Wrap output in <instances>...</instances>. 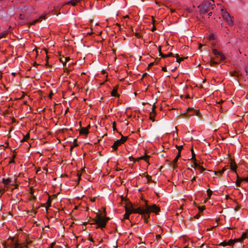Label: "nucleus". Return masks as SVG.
Listing matches in <instances>:
<instances>
[{
	"label": "nucleus",
	"mask_w": 248,
	"mask_h": 248,
	"mask_svg": "<svg viewBox=\"0 0 248 248\" xmlns=\"http://www.w3.org/2000/svg\"><path fill=\"white\" fill-rule=\"evenodd\" d=\"M96 218L92 219L93 221V223H91L92 224H95L98 225V228L103 229L105 228L107 222L109 220V217H102L100 215L97 214L96 217Z\"/></svg>",
	"instance_id": "1"
},
{
	"label": "nucleus",
	"mask_w": 248,
	"mask_h": 248,
	"mask_svg": "<svg viewBox=\"0 0 248 248\" xmlns=\"http://www.w3.org/2000/svg\"><path fill=\"white\" fill-rule=\"evenodd\" d=\"M210 6L212 7V9H213L215 5H211V2L208 0H204L201 4L198 6V8L199 9L200 14L201 15H203L208 12L210 10Z\"/></svg>",
	"instance_id": "2"
},
{
	"label": "nucleus",
	"mask_w": 248,
	"mask_h": 248,
	"mask_svg": "<svg viewBox=\"0 0 248 248\" xmlns=\"http://www.w3.org/2000/svg\"><path fill=\"white\" fill-rule=\"evenodd\" d=\"M145 208V215H146V217L149 216L150 217V214L151 212H153L157 214L160 211V208L157 206L156 204H153L152 205H149L147 203V202L146 201V203L144 205Z\"/></svg>",
	"instance_id": "3"
},
{
	"label": "nucleus",
	"mask_w": 248,
	"mask_h": 248,
	"mask_svg": "<svg viewBox=\"0 0 248 248\" xmlns=\"http://www.w3.org/2000/svg\"><path fill=\"white\" fill-rule=\"evenodd\" d=\"M130 203L131 204L130 206L129 207V211H130V213H131V214L132 213L140 214L142 215V216L144 217L145 221H147V219L149 218V216L146 217L144 206L142 207H140L138 208H133L131 203Z\"/></svg>",
	"instance_id": "4"
},
{
	"label": "nucleus",
	"mask_w": 248,
	"mask_h": 248,
	"mask_svg": "<svg viewBox=\"0 0 248 248\" xmlns=\"http://www.w3.org/2000/svg\"><path fill=\"white\" fill-rule=\"evenodd\" d=\"M222 16L223 19L228 23L229 26H232L233 25V22L232 20L233 16H231L230 14L226 9H221Z\"/></svg>",
	"instance_id": "5"
},
{
	"label": "nucleus",
	"mask_w": 248,
	"mask_h": 248,
	"mask_svg": "<svg viewBox=\"0 0 248 248\" xmlns=\"http://www.w3.org/2000/svg\"><path fill=\"white\" fill-rule=\"evenodd\" d=\"M127 137L122 136V138L120 139L114 141L111 147L113 150H117L118 147L124 143L127 140Z\"/></svg>",
	"instance_id": "6"
},
{
	"label": "nucleus",
	"mask_w": 248,
	"mask_h": 248,
	"mask_svg": "<svg viewBox=\"0 0 248 248\" xmlns=\"http://www.w3.org/2000/svg\"><path fill=\"white\" fill-rule=\"evenodd\" d=\"M9 241H10L9 244L3 245L4 248H20L19 244L16 242L14 239H11Z\"/></svg>",
	"instance_id": "7"
},
{
	"label": "nucleus",
	"mask_w": 248,
	"mask_h": 248,
	"mask_svg": "<svg viewBox=\"0 0 248 248\" xmlns=\"http://www.w3.org/2000/svg\"><path fill=\"white\" fill-rule=\"evenodd\" d=\"M213 52L217 58L219 59L220 61H224L226 59L225 56L220 51H218L217 49H213Z\"/></svg>",
	"instance_id": "8"
},
{
	"label": "nucleus",
	"mask_w": 248,
	"mask_h": 248,
	"mask_svg": "<svg viewBox=\"0 0 248 248\" xmlns=\"http://www.w3.org/2000/svg\"><path fill=\"white\" fill-rule=\"evenodd\" d=\"M187 112H191L192 115L200 116V111L199 110L195 109L193 108H188L186 110Z\"/></svg>",
	"instance_id": "9"
},
{
	"label": "nucleus",
	"mask_w": 248,
	"mask_h": 248,
	"mask_svg": "<svg viewBox=\"0 0 248 248\" xmlns=\"http://www.w3.org/2000/svg\"><path fill=\"white\" fill-rule=\"evenodd\" d=\"M159 56H160L163 58H166L169 57H173L174 56L173 54L171 52H170V53H168V54H164L163 53H162L161 52L160 48L159 49Z\"/></svg>",
	"instance_id": "10"
},
{
	"label": "nucleus",
	"mask_w": 248,
	"mask_h": 248,
	"mask_svg": "<svg viewBox=\"0 0 248 248\" xmlns=\"http://www.w3.org/2000/svg\"><path fill=\"white\" fill-rule=\"evenodd\" d=\"M125 213L124 215V218L126 219H129V215L131 214L129 211V207L127 206L125 207Z\"/></svg>",
	"instance_id": "11"
},
{
	"label": "nucleus",
	"mask_w": 248,
	"mask_h": 248,
	"mask_svg": "<svg viewBox=\"0 0 248 248\" xmlns=\"http://www.w3.org/2000/svg\"><path fill=\"white\" fill-rule=\"evenodd\" d=\"M89 133L88 128L82 127L80 130L79 133L80 135H87Z\"/></svg>",
	"instance_id": "12"
},
{
	"label": "nucleus",
	"mask_w": 248,
	"mask_h": 248,
	"mask_svg": "<svg viewBox=\"0 0 248 248\" xmlns=\"http://www.w3.org/2000/svg\"><path fill=\"white\" fill-rule=\"evenodd\" d=\"M79 0H70L66 2V4L71 5L75 6L78 2H79Z\"/></svg>",
	"instance_id": "13"
},
{
	"label": "nucleus",
	"mask_w": 248,
	"mask_h": 248,
	"mask_svg": "<svg viewBox=\"0 0 248 248\" xmlns=\"http://www.w3.org/2000/svg\"><path fill=\"white\" fill-rule=\"evenodd\" d=\"M236 169H237V165L235 164V163L234 161H232L231 163V169L235 172L236 174L237 175V173L236 172Z\"/></svg>",
	"instance_id": "14"
},
{
	"label": "nucleus",
	"mask_w": 248,
	"mask_h": 248,
	"mask_svg": "<svg viewBox=\"0 0 248 248\" xmlns=\"http://www.w3.org/2000/svg\"><path fill=\"white\" fill-rule=\"evenodd\" d=\"M239 239H234V240H232V239H230L228 242H227V244H228V246H232V245H233L234 244V243L235 242H239Z\"/></svg>",
	"instance_id": "15"
},
{
	"label": "nucleus",
	"mask_w": 248,
	"mask_h": 248,
	"mask_svg": "<svg viewBox=\"0 0 248 248\" xmlns=\"http://www.w3.org/2000/svg\"><path fill=\"white\" fill-rule=\"evenodd\" d=\"M237 180L235 184L237 186H241V182L242 181V178H240L238 174L236 175Z\"/></svg>",
	"instance_id": "16"
},
{
	"label": "nucleus",
	"mask_w": 248,
	"mask_h": 248,
	"mask_svg": "<svg viewBox=\"0 0 248 248\" xmlns=\"http://www.w3.org/2000/svg\"><path fill=\"white\" fill-rule=\"evenodd\" d=\"M12 182V180L10 178H8L7 179L3 178L2 179V183L4 185H9Z\"/></svg>",
	"instance_id": "17"
},
{
	"label": "nucleus",
	"mask_w": 248,
	"mask_h": 248,
	"mask_svg": "<svg viewBox=\"0 0 248 248\" xmlns=\"http://www.w3.org/2000/svg\"><path fill=\"white\" fill-rule=\"evenodd\" d=\"M46 204L47 205L46 207V211L47 212L48 207L51 206V200L50 198H48V199L47 200V201L46 202Z\"/></svg>",
	"instance_id": "18"
},
{
	"label": "nucleus",
	"mask_w": 248,
	"mask_h": 248,
	"mask_svg": "<svg viewBox=\"0 0 248 248\" xmlns=\"http://www.w3.org/2000/svg\"><path fill=\"white\" fill-rule=\"evenodd\" d=\"M225 168H223L221 170H219V171H214V173L216 174V175H221L224 172V171H225Z\"/></svg>",
	"instance_id": "19"
},
{
	"label": "nucleus",
	"mask_w": 248,
	"mask_h": 248,
	"mask_svg": "<svg viewBox=\"0 0 248 248\" xmlns=\"http://www.w3.org/2000/svg\"><path fill=\"white\" fill-rule=\"evenodd\" d=\"M117 89L116 88H114L112 91L111 93V95L112 96H117Z\"/></svg>",
	"instance_id": "20"
},
{
	"label": "nucleus",
	"mask_w": 248,
	"mask_h": 248,
	"mask_svg": "<svg viewBox=\"0 0 248 248\" xmlns=\"http://www.w3.org/2000/svg\"><path fill=\"white\" fill-rule=\"evenodd\" d=\"M208 38L210 40H214L216 39V36L213 33H211L208 36Z\"/></svg>",
	"instance_id": "21"
},
{
	"label": "nucleus",
	"mask_w": 248,
	"mask_h": 248,
	"mask_svg": "<svg viewBox=\"0 0 248 248\" xmlns=\"http://www.w3.org/2000/svg\"><path fill=\"white\" fill-rule=\"evenodd\" d=\"M30 138V134H27L24 137V138L21 140V142H24Z\"/></svg>",
	"instance_id": "22"
},
{
	"label": "nucleus",
	"mask_w": 248,
	"mask_h": 248,
	"mask_svg": "<svg viewBox=\"0 0 248 248\" xmlns=\"http://www.w3.org/2000/svg\"><path fill=\"white\" fill-rule=\"evenodd\" d=\"M212 193H213V191L211 190H210V189H208L207 190V194L208 198L209 199L211 198V196L212 194Z\"/></svg>",
	"instance_id": "23"
},
{
	"label": "nucleus",
	"mask_w": 248,
	"mask_h": 248,
	"mask_svg": "<svg viewBox=\"0 0 248 248\" xmlns=\"http://www.w3.org/2000/svg\"><path fill=\"white\" fill-rule=\"evenodd\" d=\"M149 157V156L145 155L140 156V159L144 160L147 161V159H148Z\"/></svg>",
	"instance_id": "24"
},
{
	"label": "nucleus",
	"mask_w": 248,
	"mask_h": 248,
	"mask_svg": "<svg viewBox=\"0 0 248 248\" xmlns=\"http://www.w3.org/2000/svg\"><path fill=\"white\" fill-rule=\"evenodd\" d=\"M179 158V156H176L175 158H174V159L172 161V163L174 165V166H173L174 167H175V166Z\"/></svg>",
	"instance_id": "25"
},
{
	"label": "nucleus",
	"mask_w": 248,
	"mask_h": 248,
	"mask_svg": "<svg viewBox=\"0 0 248 248\" xmlns=\"http://www.w3.org/2000/svg\"><path fill=\"white\" fill-rule=\"evenodd\" d=\"M193 164L194 165V167H193V168L195 170L196 169V168H197L198 169L200 166V165L196 162V160H194Z\"/></svg>",
	"instance_id": "26"
},
{
	"label": "nucleus",
	"mask_w": 248,
	"mask_h": 248,
	"mask_svg": "<svg viewBox=\"0 0 248 248\" xmlns=\"http://www.w3.org/2000/svg\"><path fill=\"white\" fill-rule=\"evenodd\" d=\"M9 32V30H5L2 32H1V35H3V36L4 37L6 36V35Z\"/></svg>",
	"instance_id": "27"
},
{
	"label": "nucleus",
	"mask_w": 248,
	"mask_h": 248,
	"mask_svg": "<svg viewBox=\"0 0 248 248\" xmlns=\"http://www.w3.org/2000/svg\"><path fill=\"white\" fill-rule=\"evenodd\" d=\"M155 113H150V119L152 120L153 122L155 121V119H154V117H155Z\"/></svg>",
	"instance_id": "28"
},
{
	"label": "nucleus",
	"mask_w": 248,
	"mask_h": 248,
	"mask_svg": "<svg viewBox=\"0 0 248 248\" xmlns=\"http://www.w3.org/2000/svg\"><path fill=\"white\" fill-rule=\"evenodd\" d=\"M191 151L192 155V157L191 159H193L194 160H196V157H195V153L194 152L193 149H192L191 150Z\"/></svg>",
	"instance_id": "29"
},
{
	"label": "nucleus",
	"mask_w": 248,
	"mask_h": 248,
	"mask_svg": "<svg viewBox=\"0 0 248 248\" xmlns=\"http://www.w3.org/2000/svg\"><path fill=\"white\" fill-rule=\"evenodd\" d=\"M219 246H223V247H226V246H228V244L227 243V242L223 241V242H221L219 244Z\"/></svg>",
	"instance_id": "30"
},
{
	"label": "nucleus",
	"mask_w": 248,
	"mask_h": 248,
	"mask_svg": "<svg viewBox=\"0 0 248 248\" xmlns=\"http://www.w3.org/2000/svg\"><path fill=\"white\" fill-rule=\"evenodd\" d=\"M19 18L21 20H23L25 18V15L23 14H20L19 16Z\"/></svg>",
	"instance_id": "31"
},
{
	"label": "nucleus",
	"mask_w": 248,
	"mask_h": 248,
	"mask_svg": "<svg viewBox=\"0 0 248 248\" xmlns=\"http://www.w3.org/2000/svg\"><path fill=\"white\" fill-rule=\"evenodd\" d=\"M210 62L211 65L217 64L218 63V62L214 61L212 58H210Z\"/></svg>",
	"instance_id": "32"
},
{
	"label": "nucleus",
	"mask_w": 248,
	"mask_h": 248,
	"mask_svg": "<svg viewBox=\"0 0 248 248\" xmlns=\"http://www.w3.org/2000/svg\"><path fill=\"white\" fill-rule=\"evenodd\" d=\"M45 19V16L41 15L38 18L36 19V20H38V22H41L42 20V19Z\"/></svg>",
	"instance_id": "33"
},
{
	"label": "nucleus",
	"mask_w": 248,
	"mask_h": 248,
	"mask_svg": "<svg viewBox=\"0 0 248 248\" xmlns=\"http://www.w3.org/2000/svg\"><path fill=\"white\" fill-rule=\"evenodd\" d=\"M37 22H38V20H36L35 19V20H33L32 22H30L29 23V25H35Z\"/></svg>",
	"instance_id": "34"
},
{
	"label": "nucleus",
	"mask_w": 248,
	"mask_h": 248,
	"mask_svg": "<svg viewBox=\"0 0 248 248\" xmlns=\"http://www.w3.org/2000/svg\"><path fill=\"white\" fill-rule=\"evenodd\" d=\"M176 148L177 149V150H178V151H179L180 152H181V150H182V148H183V145H179V146L176 145Z\"/></svg>",
	"instance_id": "35"
},
{
	"label": "nucleus",
	"mask_w": 248,
	"mask_h": 248,
	"mask_svg": "<svg viewBox=\"0 0 248 248\" xmlns=\"http://www.w3.org/2000/svg\"><path fill=\"white\" fill-rule=\"evenodd\" d=\"M198 169L200 170L201 172H202L203 171L205 170V169L201 166L199 167Z\"/></svg>",
	"instance_id": "36"
},
{
	"label": "nucleus",
	"mask_w": 248,
	"mask_h": 248,
	"mask_svg": "<svg viewBox=\"0 0 248 248\" xmlns=\"http://www.w3.org/2000/svg\"><path fill=\"white\" fill-rule=\"evenodd\" d=\"M246 237V234H245V233H243L242 234V238L239 239V242L241 241L242 240L244 239Z\"/></svg>",
	"instance_id": "37"
},
{
	"label": "nucleus",
	"mask_w": 248,
	"mask_h": 248,
	"mask_svg": "<svg viewBox=\"0 0 248 248\" xmlns=\"http://www.w3.org/2000/svg\"><path fill=\"white\" fill-rule=\"evenodd\" d=\"M135 36L137 38H140L141 37V35L139 32H136L135 33Z\"/></svg>",
	"instance_id": "38"
},
{
	"label": "nucleus",
	"mask_w": 248,
	"mask_h": 248,
	"mask_svg": "<svg viewBox=\"0 0 248 248\" xmlns=\"http://www.w3.org/2000/svg\"><path fill=\"white\" fill-rule=\"evenodd\" d=\"M155 105H154L153 107H152V113H155Z\"/></svg>",
	"instance_id": "39"
},
{
	"label": "nucleus",
	"mask_w": 248,
	"mask_h": 248,
	"mask_svg": "<svg viewBox=\"0 0 248 248\" xmlns=\"http://www.w3.org/2000/svg\"><path fill=\"white\" fill-rule=\"evenodd\" d=\"M16 155H14L13 158L10 160V163H15V158Z\"/></svg>",
	"instance_id": "40"
},
{
	"label": "nucleus",
	"mask_w": 248,
	"mask_h": 248,
	"mask_svg": "<svg viewBox=\"0 0 248 248\" xmlns=\"http://www.w3.org/2000/svg\"><path fill=\"white\" fill-rule=\"evenodd\" d=\"M183 60V58H181L179 57L178 59H177L176 60V61H177V62H178L179 63Z\"/></svg>",
	"instance_id": "41"
},
{
	"label": "nucleus",
	"mask_w": 248,
	"mask_h": 248,
	"mask_svg": "<svg viewBox=\"0 0 248 248\" xmlns=\"http://www.w3.org/2000/svg\"><path fill=\"white\" fill-rule=\"evenodd\" d=\"M200 217V213H199L197 215H196L194 217L195 218L198 219Z\"/></svg>",
	"instance_id": "42"
},
{
	"label": "nucleus",
	"mask_w": 248,
	"mask_h": 248,
	"mask_svg": "<svg viewBox=\"0 0 248 248\" xmlns=\"http://www.w3.org/2000/svg\"><path fill=\"white\" fill-rule=\"evenodd\" d=\"M242 181H246V182H248V177H246V178H242Z\"/></svg>",
	"instance_id": "43"
},
{
	"label": "nucleus",
	"mask_w": 248,
	"mask_h": 248,
	"mask_svg": "<svg viewBox=\"0 0 248 248\" xmlns=\"http://www.w3.org/2000/svg\"><path fill=\"white\" fill-rule=\"evenodd\" d=\"M199 209L201 212H202L204 209V208L203 207H199Z\"/></svg>",
	"instance_id": "44"
},
{
	"label": "nucleus",
	"mask_w": 248,
	"mask_h": 248,
	"mask_svg": "<svg viewBox=\"0 0 248 248\" xmlns=\"http://www.w3.org/2000/svg\"><path fill=\"white\" fill-rule=\"evenodd\" d=\"M113 129L114 130L116 129L115 122H113Z\"/></svg>",
	"instance_id": "45"
},
{
	"label": "nucleus",
	"mask_w": 248,
	"mask_h": 248,
	"mask_svg": "<svg viewBox=\"0 0 248 248\" xmlns=\"http://www.w3.org/2000/svg\"><path fill=\"white\" fill-rule=\"evenodd\" d=\"M245 70L247 74H248V66H246Z\"/></svg>",
	"instance_id": "46"
},
{
	"label": "nucleus",
	"mask_w": 248,
	"mask_h": 248,
	"mask_svg": "<svg viewBox=\"0 0 248 248\" xmlns=\"http://www.w3.org/2000/svg\"><path fill=\"white\" fill-rule=\"evenodd\" d=\"M70 60V59L69 57H66V58H65V62H68Z\"/></svg>",
	"instance_id": "47"
},
{
	"label": "nucleus",
	"mask_w": 248,
	"mask_h": 248,
	"mask_svg": "<svg viewBox=\"0 0 248 248\" xmlns=\"http://www.w3.org/2000/svg\"><path fill=\"white\" fill-rule=\"evenodd\" d=\"M53 94V93H52V91H51L50 92V93L49 95V97L51 98Z\"/></svg>",
	"instance_id": "48"
},
{
	"label": "nucleus",
	"mask_w": 248,
	"mask_h": 248,
	"mask_svg": "<svg viewBox=\"0 0 248 248\" xmlns=\"http://www.w3.org/2000/svg\"><path fill=\"white\" fill-rule=\"evenodd\" d=\"M162 71H163L164 72H166L167 71V68L166 67H162Z\"/></svg>",
	"instance_id": "49"
},
{
	"label": "nucleus",
	"mask_w": 248,
	"mask_h": 248,
	"mask_svg": "<svg viewBox=\"0 0 248 248\" xmlns=\"http://www.w3.org/2000/svg\"><path fill=\"white\" fill-rule=\"evenodd\" d=\"M147 177L148 178V181H150L151 180V176H150L149 175H147Z\"/></svg>",
	"instance_id": "50"
},
{
	"label": "nucleus",
	"mask_w": 248,
	"mask_h": 248,
	"mask_svg": "<svg viewBox=\"0 0 248 248\" xmlns=\"http://www.w3.org/2000/svg\"><path fill=\"white\" fill-rule=\"evenodd\" d=\"M153 65H154V63H153V62L150 63L149 64L148 67H152Z\"/></svg>",
	"instance_id": "51"
},
{
	"label": "nucleus",
	"mask_w": 248,
	"mask_h": 248,
	"mask_svg": "<svg viewBox=\"0 0 248 248\" xmlns=\"http://www.w3.org/2000/svg\"><path fill=\"white\" fill-rule=\"evenodd\" d=\"M179 156V157L181 156V152H180L179 151L178 152V154H177V155H176V156Z\"/></svg>",
	"instance_id": "52"
},
{
	"label": "nucleus",
	"mask_w": 248,
	"mask_h": 248,
	"mask_svg": "<svg viewBox=\"0 0 248 248\" xmlns=\"http://www.w3.org/2000/svg\"><path fill=\"white\" fill-rule=\"evenodd\" d=\"M195 180H196V177L194 176V177H193V178L191 179V181L192 182H193V181H195Z\"/></svg>",
	"instance_id": "53"
},
{
	"label": "nucleus",
	"mask_w": 248,
	"mask_h": 248,
	"mask_svg": "<svg viewBox=\"0 0 248 248\" xmlns=\"http://www.w3.org/2000/svg\"><path fill=\"white\" fill-rule=\"evenodd\" d=\"M175 57L176 58V60L177 59H178L179 58V55L178 54H176V56H175Z\"/></svg>",
	"instance_id": "54"
},
{
	"label": "nucleus",
	"mask_w": 248,
	"mask_h": 248,
	"mask_svg": "<svg viewBox=\"0 0 248 248\" xmlns=\"http://www.w3.org/2000/svg\"><path fill=\"white\" fill-rule=\"evenodd\" d=\"M212 12H210V13H208V16H212Z\"/></svg>",
	"instance_id": "55"
},
{
	"label": "nucleus",
	"mask_w": 248,
	"mask_h": 248,
	"mask_svg": "<svg viewBox=\"0 0 248 248\" xmlns=\"http://www.w3.org/2000/svg\"><path fill=\"white\" fill-rule=\"evenodd\" d=\"M4 37L2 35H1V33H0V39H1L2 38H3Z\"/></svg>",
	"instance_id": "56"
},
{
	"label": "nucleus",
	"mask_w": 248,
	"mask_h": 248,
	"mask_svg": "<svg viewBox=\"0 0 248 248\" xmlns=\"http://www.w3.org/2000/svg\"><path fill=\"white\" fill-rule=\"evenodd\" d=\"M147 75V74L146 73H144V74H143L142 77H145V76H146Z\"/></svg>",
	"instance_id": "57"
},
{
	"label": "nucleus",
	"mask_w": 248,
	"mask_h": 248,
	"mask_svg": "<svg viewBox=\"0 0 248 248\" xmlns=\"http://www.w3.org/2000/svg\"><path fill=\"white\" fill-rule=\"evenodd\" d=\"M92 202H94L95 201V199L93 198V200H91Z\"/></svg>",
	"instance_id": "58"
},
{
	"label": "nucleus",
	"mask_w": 248,
	"mask_h": 248,
	"mask_svg": "<svg viewBox=\"0 0 248 248\" xmlns=\"http://www.w3.org/2000/svg\"><path fill=\"white\" fill-rule=\"evenodd\" d=\"M12 29V28L11 26H10L9 27V28H8V30H9V31L10 30Z\"/></svg>",
	"instance_id": "59"
},
{
	"label": "nucleus",
	"mask_w": 248,
	"mask_h": 248,
	"mask_svg": "<svg viewBox=\"0 0 248 248\" xmlns=\"http://www.w3.org/2000/svg\"><path fill=\"white\" fill-rule=\"evenodd\" d=\"M31 241H29V242H27V245H29V244H31Z\"/></svg>",
	"instance_id": "60"
},
{
	"label": "nucleus",
	"mask_w": 248,
	"mask_h": 248,
	"mask_svg": "<svg viewBox=\"0 0 248 248\" xmlns=\"http://www.w3.org/2000/svg\"><path fill=\"white\" fill-rule=\"evenodd\" d=\"M36 197L35 196H33V200H35L36 199Z\"/></svg>",
	"instance_id": "61"
},
{
	"label": "nucleus",
	"mask_w": 248,
	"mask_h": 248,
	"mask_svg": "<svg viewBox=\"0 0 248 248\" xmlns=\"http://www.w3.org/2000/svg\"><path fill=\"white\" fill-rule=\"evenodd\" d=\"M78 178L80 179L81 174H78Z\"/></svg>",
	"instance_id": "62"
},
{
	"label": "nucleus",
	"mask_w": 248,
	"mask_h": 248,
	"mask_svg": "<svg viewBox=\"0 0 248 248\" xmlns=\"http://www.w3.org/2000/svg\"><path fill=\"white\" fill-rule=\"evenodd\" d=\"M221 27H223V26H224L223 24V23H221Z\"/></svg>",
	"instance_id": "63"
},
{
	"label": "nucleus",
	"mask_w": 248,
	"mask_h": 248,
	"mask_svg": "<svg viewBox=\"0 0 248 248\" xmlns=\"http://www.w3.org/2000/svg\"><path fill=\"white\" fill-rule=\"evenodd\" d=\"M188 11H189V12H191V10L188 9Z\"/></svg>",
	"instance_id": "64"
}]
</instances>
